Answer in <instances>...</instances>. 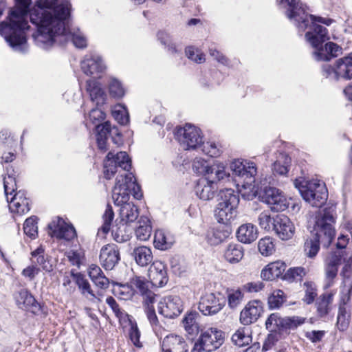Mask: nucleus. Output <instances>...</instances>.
Masks as SVG:
<instances>
[{
	"label": "nucleus",
	"mask_w": 352,
	"mask_h": 352,
	"mask_svg": "<svg viewBox=\"0 0 352 352\" xmlns=\"http://www.w3.org/2000/svg\"><path fill=\"white\" fill-rule=\"evenodd\" d=\"M71 4L65 1L58 3L57 0H38L36 7L31 13V22L37 31L33 34L38 43L52 44L55 37L65 36L71 39L78 48L87 46V40L79 30L69 26Z\"/></svg>",
	"instance_id": "1"
},
{
	"label": "nucleus",
	"mask_w": 352,
	"mask_h": 352,
	"mask_svg": "<svg viewBox=\"0 0 352 352\" xmlns=\"http://www.w3.org/2000/svg\"><path fill=\"white\" fill-rule=\"evenodd\" d=\"M280 4L287 8V16L294 22L300 31L310 29L305 34V38L315 48L313 56L316 60L329 61L342 54V47L335 43L328 42L322 45L329 38L328 32L326 28L316 23L318 22L330 25L333 19L308 14L307 6L300 0H280Z\"/></svg>",
	"instance_id": "2"
},
{
	"label": "nucleus",
	"mask_w": 352,
	"mask_h": 352,
	"mask_svg": "<svg viewBox=\"0 0 352 352\" xmlns=\"http://www.w3.org/2000/svg\"><path fill=\"white\" fill-rule=\"evenodd\" d=\"M16 6L10 11L6 21L0 23V34L5 38L13 50L24 53L28 50L26 31L30 25L27 21L28 14L31 13L36 7L30 10L32 0H15Z\"/></svg>",
	"instance_id": "3"
},
{
	"label": "nucleus",
	"mask_w": 352,
	"mask_h": 352,
	"mask_svg": "<svg viewBox=\"0 0 352 352\" xmlns=\"http://www.w3.org/2000/svg\"><path fill=\"white\" fill-rule=\"evenodd\" d=\"M335 211L332 208H324L316 217L311 237L305 243V251L309 258L314 257L320 250V244L327 248L332 242L336 230Z\"/></svg>",
	"instance_id": "4"
},
{
	"label": "nucleus",
	"mask_w": 352,
	"mask_h": 352,
	"mask_svg": "<svg viewBox=\"0 0 352 352\" xmlns=\"http://www.w3.org/2000/svg\"><path fill=\"white\" fill-rule=\"evenodd\" d=\"M218 197L214 216L218 222L226 224L235 217L239 197L233 189L225 188L219 191Z\"/></svg>",
	"instance_id": "5"
},
{
	"label": "nucleus",
	"mask_w": 352,
	"mask_h": 352,
	"mask_svg": "<svg viewBox=\"0 0 352 352\" xmlns=\"http://www.w3.org/2000/svg\"><path fill=\"white\" fill-rule=\"evenodd\" d=\"M302 199L314 207H320L327 199V190L324 182L317 180L294 182Z\"/></svg>",
	"instance_id": "6"
},
{
	"label": "nucleus",
	"mask_w": 352,
	"mask_h": 352,
	"mask_svg": "<svg viewBox=\"0 0 352 352\" xmlns=\"http://www.w3.org/2000/svg\"><path fill=\"white\" fill-rule=\"evenodd\" d=\"M224 333L217 328L201 330L191 352H212L219 349L224 342Z\"/></svg>",
	"instance_id": "7"
},
{
	"label": "nucleus",
	"mask_w": 352,
	"mask_h": 352,
	"mask_svg": "<svg viewBox=\"0 0 352 352\" xmlns=\"http://www.w3.org/2000/svg\"><path fill=\"white\" fill-rule=\"evenodd\" d=\"M176 138L185 150L197 149L203 143L201 131L196 126L186 124L179 128L175 133Z\"/></svg>",
	"instance_id": "8"
},
{
	"label": "nucleus",
	"mask_w": 352,
	"mask_h": 352,
	"mask_svg": "<svg viewBox=\"0 0 352 352\" xmlns=\"http://www.w3.org/2000/svg\"><path fill=\"white\" fill-rule=\"evenodd\" d=\"M118 167H120L124 170L129 171L131 167V161L126 152H119L114 155L113 152H109L104 162V175L107 179L111 177L116 173Z\"/></svg>",
	"instance_id": "9"
},
{
	"label": "nucleus",
	"mask_w": 352,
	"mask_h": 352,
	"mask_svg": "<svg viewBox=\"0 0 352 352\" xmlns=\"http://www.w3.org/2000/svg\"><path fill=\"white\" fill-rule=\"evenodd\" d=\"M263 202L270 206V208L274 212L284 211L288 208V202L282 192L273 187L265 188L261 196Z\"/></svg>",
	"instance_id": "10"
},
{
	"label": "nucleus",
	"mask_w": 352,
	"mask_h": 352,
	"mask_svg": "<svg viewBox=\"0 0 352 352\" xmlns=\"http://www.w3.org/2000/svg\"><path fill=\"white\" fill-rule=\"evenodd\" d=\"M272 230L282 240H289L295 233V226L285 214H276L272 217Z\"/></svg>",
	"instance_id": "11"
},
{
	"label": "nucleus",
	"mask_w": 352,
	"mask_h": 352,
	"mask_svg": "<svg viewBox=\"0 0 352 352\" xmlns=\"http://www.w3.org/2000/svg\"><path fill=\"white\" fill-rule=\"evenodd\" d=\"M225 305V298H220L214 294L210 293L201 297L198 309L204 316H212L219 313Z\"/></svg>",
	"instance_id": "12"
},
{
	"label": "nucleus",
	"mask_w": 352,
	"mask_h": 352,
	"mask_svg": "<svg viewBox=\"0 0 352 352\" xmlns=\"http://www.w3.org/2000/svg\"><path fill=\"white\" fill-rule=\"evenodd\" d=\"M230 169L233 174L243 178L245 184L252 185L255 182L254 177L256 174V167L254 162H245V163H243L239 160H235L231 163Z\"/></svg>",
	"instance_id": "13"
},
{
	"label": "nucleus",
	"mask_w": 352,
	"mask_h": 352,
	"mask_svg": "<svg viewBox=\"0 0 352 352\" xmlns=\"http://www.w3.org/2000/svg\"><path fill=\"white\" fill-rule=\"evenodd\" d=\"M182 311L183 304L179 296H166L160 302L159 311L165 318H174L180 315Z\"/></svg>",
	"instance_id": "14"
},
{
	"label": "nucleus",
	"mask_w": 352,
	"mask_h": 352,
	"mask_svg": "<svg viewBox=\"0 0 352 352\" xmlns=\"http://www.w3.org/2000/svg\"><path fill=\"white\" fill-rule=\"evenodd\" d=\"M343 254L336 251L331 254L326 261L325 266V287H331L334 283L338 271V266L341 264Z\"/></svg>",
	"instance_id": "15"
},
{
	"label": "nucleus",
	"mask_w": 352,
	"mask_h": 352,
	"mask_svg": "<svg viewBox=\"0 0 352 352\" xmlns=\"http://www.w3.org/2000/svg\"><path fill=\"white\" fill-rule=\"evenodd\" d=\"M263 312V305L260 300L250 301L240 314V322L244 325L255 322Z\"/></svg>",
	"instance_id": "16"
},
{
	"label": "nucleus",
	"mask_w": 352,
	"mask_h": 352,
	"mask_svg": "<svg viewBox=\"0 0 352 352\" xmlns=\"http://www.w3.org/2000/svg\"><path fill=\"white\" fill-rule=\"evenodd\" d=\"M120 260V252L117 245L108 244L102 248L100 254V261L105 270H111L113 269Z\"/></svg>",
	"instance_id": "17"
},
{
	"label": "nucleus",
	"mask_w": 352,
	"mask_h": 352,
	"mask_svg": "<svg viewBox=\"0 0 352 352\" xmlns=\"http://www.w3.org/2000/svg\"><path fill=\"white\" fill-rule=\"evenodd\" d=\"M52 234L58 239H63L67 241L72 240L76 236V230L72 225H69L61 218L53 221L48 225Z\"/></svg>",
	"instance_id": "18"
},
{
	"label": "nucleus",
	"mask_w": 352,
	"mask_h": 352,
	"mask_svg": "<svg viewBox=\"0 0 352 352\" xmlns=\"http://www.w3.org/2000/svg\"><path fill=\"white\" fill-rule=\"evenodd\" d=\"M151 281L144 277L135 276L130 281L131 287L139 292L143 297V305L154 303L156 295L150 289Z\"/></svg>",
	"instance_id": "19"
},
{
	"label": "nucleus",
	"mask_w": 352,
	"mask_h": 352,
	"mask_svg": "<svg viewBox=\"0 0 352 352\" xmlns=\"http://www.w3.org/2000/svg\"><path fill=\"white\" fill-rule=\"evenodd\" d=\"M148 276L152 285L157 287L164 286L168 280L165 265L161 261H154L148 270Z\"/></svg>",
	"instance_id": "20"
},
{
	"label": "nucleus",
	"mask_w": 352,
	"mask_h": 352,
	"mask_svg": "<svg viewBox=\"0 0 352 352\" xmlns=\"http://www.w3.org/2000/svg\"><path fill=\"white\" fill-rule=\"evenodd\" d=\"M81 69L85 74L94 76L102 73L105 66L100 56L97 54H89L81 62Z\"/></svg>",
	"instance_id": "21"
},
{
	"label": "nucleus",
	"mask_w": 352,
	"mask_h": 352,
	"mask_svg": "<svg viewBox=\"0 0 352 352\" xmlns=\"http://www.w3.org/2000/svg\"><path fill=\"white\" fill-rule=\"evenodd\" d=\"M163 352H188V346L185 340L177 335L165 336L162 342Z\"/></svg>",
	"instance_id": "22"
},
{
	"label": "nucleus",
	"mask_w": 352,
	"mask_h": 352,
	"mask_svg": "<svg viewBox=\"0 0 352 352\" xmlns=\"http://www.w3.org/2000/svg\"><path fill=\"white\" fill-rule=\"evenodd\" d=\"M15 300L20 309L36 313L40 310V305L26 289H22L15 294Z\"/></svg>",
	"instance_id": "23"
},
{
	"label": "nucleus",
	"mask_w": 352,
	"mask_h": 352,
	"mask_svg": "<svg viewBox=\"0 0 352 352\" xmlns=\"http://www.w3.org/2000/svg\"><path fill=\"white\" fill-rule=\"evenodd\" d=\"M205 178L212 184L223 180H229L230 174L226 173L225 166L222 163L214 162L210 164L207 172L204 175Z\"/></svg>",
	"instance_id": "24"
},
{
	"label": "nucleus",
	"mask_w": 352,
	"mask_h": 352,
	"mask_svg": "<svg viewBox=\"0 0 352 352\" xmlns=\"http://www.w3.org/2000/svg\"><path fill=\"white\" fill-rule=\"evenodd\" d=\"M8 202H9V208L12 212L21 215L30 210L29 199L23 191L16 192Z\"/></svg>",
	"instance_id": "25"
},
{
	"label": "nucleus",
	"mask_w": 352,
	"mask_h": 352,
	"mask_svg": "<svg viewBox=\"0 0 352 352\" xmlns=\"http://www.w3.org/2000/svg\"><path fill=\"white\" fill-rule=\"evenodd\" d=\"M32 263L38 265L43 270L50 272L54 269V263L50 256L45 253V249L40 246L31 252Z\"/></svg>",
	"instance_id": "26"
},
{
	"label": "nucleus",
	"mask_w": 352,
	"mask_h": 352,
	"mask_svg": "<svg viewBox=\"0 0 352 352\" xmlns=\"http://www.w3.org/2000/svg\"><path fill=\"white\" fill-rule=\"evenodd\" d=\"M121 175L116 178V183L112 191V199L117 206L129 203L130 194L126 182H120Z\"/></svg>",
	"instance_id": "27"
},
{
	"label": "nucleus",
	"mask_w": 352,
	"mask_h": 352,
	"mask_svg": "<svg viewBox=\"0 0 352 352\" xmlns=\"http://www.w3.org/2000/svg\"><path fill=\"white\" fill-rule=\"evenodd\" d=\"M286 265L281 261H276L270 263L262 270L261 276L263 280H272L275 278L283 276Z\"/></svg>",
	"instance_id": "28"
},
{
	"label": "nucleus",
	"mask_w": 352,
	"mask_h": 352,
	"mask_svg": "<svg viewBox=\"0 0 352 352\" xmlns=\"http://www.w3.org/2000/svg\"><path fill=\"white\" fill-rule=\"evenodd\" d=\"M236 237L241 243H251L258 237L257 228L252 223L243 224L236 231Z\"/></svg>",
	"instance_id": "29"
},
{
	"label": "nucleus",
	"mask_w": 352,
	"mask_h": 352,
	"mask_svg": "<svg viewBox=\"0 0 352 352\" xmlns=\"http://www.w3.org/2000/svg\"><path fill=\"white\" fill-rule=\"evenodd\" d=\"M119 214L120 222L124 226L135 221L139 216V212L133 204L128 203L120 206Z\"/></svg>",
	"instance_id": "30"
},
{
	"label": "nucleus",
	"mask_w": 352,
	"mask_h": 352,
	"mask_svg": "<svg viewBox=\"0 0 352 352\" xmlns=\"http://www.w3.org/2000/svg\"><path fill=\"white\" fill-rule=\"evenodd\" d=\"M337 74L340 79L349 80L352 78V54L336 62Z\"/></svg>",
	"instance_id": "31"
},
{
	"label": "nucleus",
	"mask_w": 352,
	"mask_h": 352,
	"mask_svg": "<svg viewBox=\"0 0 352 352\" xmlns=\"http://www.w3.org/2000/svg\"><path fill=\"white\" fill-rule=\"evenodd\" d=\"M195 190L199 199L204 201L213 199L216 190L212 183L204 179L198 181Z\"/></svg>",
	"instance_id": "32"
},
{
	"label": "nucleus",
	"mask_w": 352,
	"mask_h": 352,
	"mask_svg": "<svg viewBox=\"0 0 352 352\" xmlns=\"http://www.w3.org/2000/svg\"><path fill=\"white\" fill-rule=\"evenodd\" d=\"M87 91L89 92L91 100L96 105L102 104L105 100V94L99 83L94 80L87 81Z\"/></svg>",
	"instance_id": "33"
},
{
	"label": "nucleus",
	"mask_w": 352,
	"mask_h": 352,
	"mask_svg": "<svg viewBox=\"0 0 352 352\" xmlns=\"http://www.w3.org/2000/svg\"><path fill=\"white\" fill-rule=\"evenodd\" d=\"M199 314L195 311H190L186 314L182 320V324L185 331L190 335H195L199 332L197 318Z\"/></svg>",
	"instance_id": "34"
},
{
	"label": "nucleus",
	"mask_w": 352,
	"mask_h": 352,
	"mask_svg": "<svg viewBox=\"0 0 352 352\" xmlns=\"http://www.w3.org/2000/svg\"><path fill=\"white\" fill-rule=\"evenodd\" d=\"M144 312L150 324L153 328V330L157 337L162 336V331H164V329L162 327L159 322L155 311V308L153 307V303L144 304Z\"/></svg>",
	"instance_id": "35"
},
{
	"label": "nucleus",
	"mask_w": 352,
	"mask_h": 352,
	"mask_svg": "<svg viewBox=\"0 0 352 352\" xmlns=\"http://www.w3.org/2000/svg\"><path fill=\"white\" fill-rule=\"evenodd\" d=\"M133 256L138 265L146 266L153 261L151 250L146 246H140L133 250Z\"/></svg>",
	"instance_id": "36"
},
{
	"label": "nucleus",
	"mask_w": 352,
	"mask_h": 352,
	"mask_svg": "<svg viewBox=\"0 0 352 352\" xmlns=\"http://www.w3.org/2000/svg\"><path fill=\"white\" fill-rule=\"evenodd\" d=\"M230 232L223 226H218L210 230L207 233V241L211 245H217L227 239Z\"/></svg>",
	"instance_id": "37"
},
{
	"label": "nucleus",
	"mask_w": 352,
	"mask_h": 352,
	"mask_svg": "<svg viewBox=\"0 0 352 352\" xmlns=\"http://www.w3.org/2000/svg\"><path fill=\"white\" fill-rule=\"evenodd\" d=\"M243 256V247L237 243L229 244L224 252V257L230 263H239Z\"/></svg>",
	"instance_id": "38"
},
{
	"label": "nucleus",
	"mask_w": 352,
	"mask_h": 352,
	"mask_svg": "<svg viewBox=\"0 0 352 352\" xmlns=\"http://www.w3.org/2000/svg\"><path fill=\"white\" fill-rule=\"evenodd\" d=\"M139 226L135 230V235L138 239L142 241H147L152 232V227L148 217L142 216L138 221Z\"/></svg>",
	"instance_id": "39"
},
{
	"label": "nucleus",
	"mask_w": 352,
	"mask_h": 352,
	"mask_svg": "<svg viewBox=\"0 0 352 352\" xmlns=\"http://www.w3.org/2000/svg\"><path fill=\"white\" fill-rule=\"evenodd\" d=\"M106 303L111 307L120 324H127L132 320V317L120 307L113 297L107 298Z\"/></svg>",
	"instance_id": "40"
},
{
	"label": "nucleus",
	"mask_w": 352,
	"mask_h": 352,
	"mask_svg": "<svg viewBox=\"0 0 352 352\" xmlns=\"http://www.w3.org/2000/svg\"><path fill=\"white\" fill-rule=\"evenodd\" d=\"M291 164V158L285 153H279L277 160L272 164L274 174L285 175L288 173V168Z\"/></svg>",
	"instance_id": "41"
},
{
	"label": "nucleus",
	"mask_w": 352,
	"mask_h": 352,
	"mask_svg": "<svg viewBox=\"0 0 352 352\" xmlns=\"http://www.w3.org/2000/svg\"><path fill=\"white\" fill-rule=\"evenodd\" d=\"M120 182L126 183L129 194L132 195L136 199H140L142 197V192L140 186L136 183V179L132 173L121 175Z\"/></svg>",
	"instance_id": "42"
},
{
	"label": "nucleus",
	"mask_w": 352,
	"mask_h": 352,
	"mask_svg": "<svg viewBox=\"0 0 352 352\" xmlns=\"http://www.w3.org/2000/svg\"><path fill=\"white\" fill-rule=\"evenodd\" d=\"M332 300L333 295L331 294H325L320 296L316 303L317 313L320 317H324L329 314Z\"/></svg>",
	"instance_id": "43"
},
{
	"label": "nucleus",
	"mask_w": 352,
	"mask_h": 352,
	"mask_svg": "<svg viewBox=\"0 0 352 352\" xmlns=\"http://www.w3.org/2000/svg\"><path fill=\"white\" fill-rule=\"evenodd\" d=\"M71 274L83 295L86 296L87 297H88V295H89L93 298H96V295L92 291L89 283L87 279L85 278L82 274L80 273H74L73 272H72Z\"/></svg>",
	"instance_id": "44"
},
{
	"label": "nucleus",
	"mask_w": 352,
	"mask_h": 352,
	"mask_svg": "<svg viewBox=\"0 0 352 352\" xmlns=\"http://www.w3.org/2000/svg\"><path fill=\"white\" fill-rule=\"evenodd\" d=\"M307 273V270L302 267L289 268L283 275V279L288 282L301 281Z\"/></svg>",
	"instance_id": "45"
},
{
	"label": "nucleus",
	"mask_w": 352,
	"mask_h": 352,
	"mask_svg": "<svg viewBox=\"0 0 352 352\" xmlns=\"http://www.w3.org/2000/svg\"><path fill=\"white\" fill-rule=\"evenodd\" d=\"M127 324L130 325L129 329V337L131 343L138 349L143 346L142 342L140 341L141 333L138 327L137 322L134 320H131Z\"/></svg>",
	"instance_id": "46"
},
{
	"label": "nucleus",
	"mask_w": 352,
	"mask_h": 352,
	"mask_svg": "<svg viewBox=\"0 0 352 352\" xmlns=\"http://www.w3.org/2000/svg\"><path fill=\"white\" fill-rule=\"evenodd\" d=\"M226 294L228 304L230 309H235L238 307L243 298V294L239 289H228Z\"/></svg>",
	"instance_id": "47"
},
{
	"label": "nucleus",
	"mask_w": 352,
	"mask_h": 352,
	"mask_svg": "<svg viewBox=\"0 0 352 352\" xmlns=\"http://www.w3.org/2000/svg\"><path fill=\"white\" fill-rule=\"evenodd\" d=\"M305 318L300 316L281 318L280 330L294 329L305 322Z\"/></svg>",
	"instance_id": "48"
},
{
	"label": "nucleus",
	"mask_w": 352,
	"mask_h": 352,
	"mask_svg": "<svg viewBox=\"0 0 352 352\" xmlns=\"http://www.w3.org/2000/svg\"><path fill=\"white\" fill-rule=\"evenodd\" d=\"M342 278V287L346 289L349 292H352V265L350 263H345L340 272Z\"/></svg>",
	"instance_id": "49"
},
{
	"label": "nucleus",
	"mask_w": 352,
	"mask_h": 352,
	"mask_svg": "<svg viewBox=\"0 0 352 352\" xmlns=\"http://www.w3.org/2000/svg\"><path fill=\"white\" fill-rule=\"evenodd\" d=\"M258 248L260 253L265 256L272 254L274 252V244L271 237L266 236L259 240Z\"/></svg>",
	"instance_id": "50"
},
{
	"label": "nucleus",
	"mask_w": 352,
	"mask_h": 352,
	"mask_svg": "<svg viewBox=\"0 0 352 352\" xmlns=\"http://www.w3.org/2000/svg\"><path fill=\"white\" fill-rule=\"evenodd\" d=\"M114 219V212L112 207L107 204L106 210L102 215L103 223L99 229V232L102 231L104 234H107L110 231L111 223Z\"/></svg>",
	"instance_id": "51"
},
{
	"label": "nucleus",
	"mask_w": 352,
	"mask_h": 352,
	"mask_svg": "<svg viewBox=\"0 0 352 352\" xmlns=\"http://www.w3.org/2000/svg\"><path fill=\"white\" fill-rule=\"evenodd\" d=\"M232 341L235 345L242 347L247 346L252 341L251 337L245 331L244 329L237 330L232 336Z\"/></svg>",
	"instance_id": "52"
},
{
	"label": "nucleus",
	"mask_w": 352,
	"mask_h": 352,
	"mask_svg": "<svg viewBox=\"0 0 352 352\" xmlns=\"http://www.w3.org/2000/svg\"><path fill=\"white\" fill-rule=\"evenodd\" d=\"M285 301L284 292L277 290L268 298L269 307L271 309H278Z\"/></svg>",
	"instance_id": "53"
},
{
	"label": "nucleus",
	"mask_w": 352,
	"mask_h": 352,
	"mask_svg": "<svg viewBox=\"0 0 352 352\" xmlns=\"http://www.w3.org/2000/svg\"><path fill=\"white\" fill-rule=\"evenodd\" d=\"M281 318L277 313L270 314L265 322L266 329L270 332L280 331Z\"/></svg>",
	"instance_id": "54"
},
{
	"label": "nucleus",
	"mask_w": 352,
	"mask_h": 352,
	"mask_svg": "<svg viewBox=\"0 0 352 352\" xmlns=\"http://www.w3.org/2000/svg\"><path fill=\"white\" fill-rule=\"evenodd\" d=\"M37 218L31 217L25 221L23 225L24 232L30 238L34 239L37 234Z\"/></svg>",
	"instance_id": "55"
},
{
	"label": "nucleus",
	"mask_w": 352,
	"mask_h": 352,
	"mask_svg": "<svg viewBox=\"0 0 352 352\" xmlns=\"http://www.w3.org/2000/svg\"><path fill=\"white\" fill-rule=\"evenodd\" d=\"M304 287L305 295L302 300L307 305H310L314 302L317 296L316 285L311 282H305Z\"/></svg>",
	"instance_id": "56"
},
{
	"label": "nucleus",
	"mask_w": 352,
	"mask_h": 352,
	"mask_svg": "<svg viewBox=\"0 0 352 352\" xmlns=\"http://www.w3.org/2000/svg\"><path fill=\"white\" fill-rule=\"evenodd\" d=\"M113 294L118 298L127 300L131 299L133 296V292L132 288L128 285H118L116 288L113 289Z\"/></svg>",
	"instance_id": "57"
},
{
	"label": "nucleus",
	"mask_w": 352,
	"mask_h": 352,
	"mask_svg": "<svg viewBox=\"0 0 352 352\" xmlns=\"http://www.w3.org/2000/svg\"><path fill=\"white\" fill-rule=\"evenodd\" d=\"M186 55L190 60L196 63H202L205 62V55L200 50L190 46L186 48Z\"/></svg>",
	"instance_id": "58"
},
{
	"label": "nucleus",
	"mask_w": 352,
	"mask_h": 352,
	"mask_svg": "<svg viewBox=\"0 0 352 352\" xmlns=\"http://www.w3.org/2000/svg\"><path fill=\"white\" fill-rule=\"evenodd\" d=\"M157 38L162 45L168 47L169 52L171 53L177 52L176 46L172 42V39L168 34L163 31H160L157 33Z\"/></svg>",
	"instance_id": "59"
},
{
	"label": "nucleus",
	"mask_w": 352,
	"mask_h": 352,
	"mask_svg": "<svg viewBox=\"0 0 352 352\" xmlns=\"http://www.w3.org/2000/svg\"><path fill=\"white\" fill-rule=\"evenodd\" d=\"M109 89L111 96L115 98H121L124 94V91L121 83L116 79L111 80Z\"/></svg>",
	"instance_id": "60"
},
{
	"label": "nucleus",
	"mask_w": 352,
	"mask_h": 352,
	"mask_svg": "<svg viewBox=\"0 0 352 352\" xmlns=\"http://www.w3.org/2000/svg\"><path fill=\"white\" fill-rule=\"evenodd\" d=\"M3 186L7 201H8V195H12L16 190L15 178L10 175L5 177L3 178Z\"/></svg>",
	"instance_id": "61"
},
{
	"label": "nucleus",
	"mask_w": 352,
	"mask_h": 352,
	"mask_svg": "<svg viewBox=\"0 0 352 352\" xmlns=\"http://www.w3.org/2000/svg\"><path fill=\"white\" fill-rule=\"evenodd\" d=\"M154 238V243L157 248L166 250L170 246L171 243L167 241V238L163 232H155Z\"/></svg>",
	"instance_id": "62"
},
{
	"label": "nucleus",
	"mask_w": 352,
	"mask_h": 352,
	"mask_svg": "<svg viewBox=\"0 0 352 352\" xmlns=\"http://www.w3.org/2000/svg\"><path fill=\"white\" fill-rule=\"evenodd\" d=\"M210 164L205 160L196 157L192 164V168L195 173L204 175L207 172Z\"/></svg>",
	"instance_id": "63"
},
{
	"label": "nucleus",
	"mask_w": 352,
	"mask_h": 352,
	"mask_svg": "<svg viewBox=\"0 0 352 352\" xmlns=\"http://www.w3.org/2000/svg\"><path fill=\"white\" fill-rule=\"evenodd\" d=\"M258 222L262 229L270 230L272 229V218L270 214L264 211L258 217Z\"/></svg>",
	"instance_id": "64"
}]
</instances>
